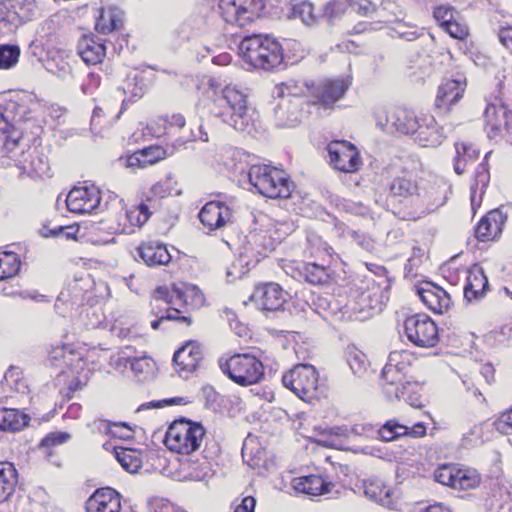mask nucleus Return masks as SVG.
Returning <instances> with one entry per match:
<instances>
[{"instance_id": "c03bdc74", "label": "nucleus", "mask_w": 512, "mask_h": 512, "mask_svg": "<svg viewBox=\"0 0 512 512\" xmlns=\"http://www.w3.org/2000/svg\"><path fill=\"white\" fill-rule=\"evenodd\" d=\"M418 199L426 206L427 210H434L445 204L447 199L446 189L444 186H439L437 189L431 188V190L426 191L424 195L420 194Z\"/></svg>"}, {"instance_id": "a18cd8bd", "label": "nucleus", "mask_w": 512, "mask_h": 512, "mask_svg": "<svg viewBox=\"0 0 512 512\" xmlns=\"http://www.w3.org/2000/svg\"><path fill=\"white\" fill-rule=\"evenodd\" d=\"M20 57V48L17 45H0V69H10L14 67Z\"/></svg>"}, {"instance_id": "13d9d810", "label": "nucleus", "mask_w": 512, "mask_h": 512, "mask_svg": "<svg viewBox=\"0 0 512 512\" xmlns=\"http://www.w3.org/2000/svg\"><path fill=\"white\" fill-rule=\"evenodd\" d=\"M456 154L463 158L464 161L475 160L479 156V151L471 144L461 142L455 143Z\"/></svg>"}, {"instance_id": "dca6fc26", "label": "nucleus", "mask_w": 512, "mask_h": 512, "mask_svg": "<svg viewBox=\"0 0 512 512\" xmlns=\"http://www.w3.org/2000/svg\"><path fill=\"white\" fill-rule=\"evenodd\" d=\"M465 89L466 77L463 74H457L455 78L445 80L438 87L436 108L449 111L450 107L463 97Z\"/></svg>"}, {"instance_id": "9b49d317", "label": "nucleus", "mask_w": 512, "mask_h": 512, "mask_svg": "<svg viewBox=\"0 0 512 512\" xmlns=\"http://www.w3.org/2000/svg\"><path fill=\"white\" fill-rule=\"evenodd\" d=\"M404 333L418 347H434L438 343V327L427 315L416 314L404 321Z\"/></svg>"}, {"instance_id": "412c9836", "label": "nucleus", "mask_w": 512, "mask_h": 512, "mask_svg": "<svg viewBox=\"0 0 512 512\" xmlns=\"http://www.w3.org/2000/svg\"><path fill=\"white\" fill-rule=\"evenodd\" d=\"M134 257L141 259L149 267L167 265L172 259L167 246L158 241L141 243L136 248Z\"/></svg>"}, {"instance_id": "f8f14e48", "label": "nucleus", "mask_w": 512, "mask_h": 512, "mask_svg": "<svg viewBox=\"0 0 512 512\" xmlns=\"http://www.w3.org/2000/svg\"><path fill=\"white\" fill-rule=\"evenodd\" d=\"M330 164L345 173H354L362 165L360 154L354 144L346 140L332 141L327 146Z\"/></svg>"}, {"instance_id": "2eb2a0df", "label": "nucleus", "mask_w": 512, "mask_h": 512, "mask_svg": "<svg viewBox=\"0 0 512 512\" xmlns=\"http://www.w3.org/2000/svg\"><path fill=\"white\" fill-rule=\"evenodd\" d=\"M201 224L209 231L223 228L232 221V211L223 202H207L198 214Z\"/></svg>"}, {"instance_id": "6e6552de", "label": "nucleus", "mask_w": 512, "mask_h": 512, "mask_svg": "<svg viewBox=\"0 0 512 512\" xmlns=\"http://www.w3.org/2000/svg\"><path fill=\"white\" fill-rule=\"evenodd\" d=\"M414 357L407 350L392 351L381 372L382 391L385 398L397 397L395 385L408 381L407 374L412 366Z\"/></svg>"}, {"instance_id": "0eeeda50", "label": "nucleus", "mask_w": 512, "mask_h": 512, "mask_svg": "<svg viewBox=\"0 0 512 512\" xmlns=\"http://www.w3.org/2000/svg\"><path fill=\"white\" fill-rule=\"evenodd\" d=\"M282 383L306 402H311L319 396L318 371L311 364L295 365L282 376Z\"/></svg>"}, {"instance_id": "864d4df0", "label": "nucleus", "mask_w": 512, "mask_h": 512, "mask_svg": "<svg viewBox=\"0 0 512 512\" xmlns=\"http://www.w3.org/2000/svg\"><path fill=\"white\" fill-rule=\"evenodd\" d=\"M338 207L347 213L358 216H366L369 213L367 206L363 205L361 202H355L352 200L343 199L339 202Z\"/></svg>"}, {"instance_id": "09e8293b", "label": "nucleus", "mask_w": 512, "mask_h": 512, "mask_svg": "<svg viewBox=\"0 0 512 512\" xmlns=\"http://www.w3.org/2000/svg\"><path fill=\"white\" fill-rule=\"evenodd\" d=\"M313 85L314 82L293 79L283 83L288 94L294 97L312 96Z\"/></svg>"}, {"instance_id": "5fc2aeb1", "label": "nucleus", "mask_w": 512, "mask_h": 512, "mask_svg": "<svg viewBox=\"0 0 512 512\" xmlns=\"http://www.w3.org/2000/svg\"><path fill=\"white\" fill-rule=\"evenodd\" d=\"M72 229L73 228L70 226H55L54 228H49L47 225H44L40 232L45 238L64 237L66 239H71L74 237V232H71Z\"/></svg>"}, {"instance_id": "f03ea898", "label": "nucleus", "mask_w": 512, "mask_h": 512, "mask_svg": "<svg viewBox=\"0 0 512 512\" xmlns=\"http://www.w3.org/2000/svg\"><path fill=\"white\" fill-rule=\"evenodd\" d=\"M239 55L251 67L265 71L278 68L284 59L280 43L265 34L243 37L239 44Z\"/></svg>"}, {"instance_id": "ddd939ff", "label": "nucleus", "mask_w": 512, "mask_h": 512, "mask_svg": "<svg viewBox=\"0 0 512 512\" xmlns=\"http://www.w3.org/2000/svg\"><path fill=\"white\" fill-rule=\"evenodd\" d=\"M100 201V192L95 187H75L66 197L68 210L76 214L96 212Z\"/></svg>"}, {"instance_id": "4468645a", "label": "nucleus", "mask_w": 512, "mask_h": 512, "mask_svg": "<svg viewBox=\"0 0 512 512\" xmlns=\"http://www.w3.org/2000/svg\"><path fill=\"white\" fill-rule=\"evenodd\" d=\"M286 292L276 283H266L257 286L249 300L263 311H277L286 301Z\"/></svg>"}, {"instance_id": "1a4fd4ad", "label": "nucleus", "mask_w": 512, "mask_h": 512, "mask_svg": "<svg viewBox=\"0 0 512 512\" xmlns=\"http://www.w3.org/2000/svg\"><path fill=\"white\" fill-rule=\"evenodd\" d=\"M155 301H164L170 305L176 315L181 313V308L198 309L203 306L205 297L201 290L191 284L157 287L154 294Z\"/></svg>"}, {"instance_id": "ea45409f", "label": "nucleus", "mask_w": 512, "mask_h": 512, "mask_svg": "<svg viewBox=\"0 0 512 512\" xmlns=\"http://www.w3.org/2000/svg\"><path fill=\"white\" fill-rule=\"evenodd\" d=\"M127 362L139 382H145L153 378L155 362L148 356L128 357Z\"/></svg>"}, {"instance_id": "de8ad7c7", "label": "nucleus", "mask_w": 512, "mask_h": 512, "mask_svg": "<svg viewBox=\"0 0 512 512\" xmlns=\"http://www.w3.org/2000/svg\"><path fill=\"white\" fill-rule=\"evenodd\" d=\"M506 111L503 107L495 105H488L484 112L486 122L493 130H498L502 125H506L505 120Z\"/></svg>"}, {"instance_id": "c756f323", "label": "nucleus", "mask_w": 512, "mask_h": 512, "mask_svg": "<svg viewBox=\"0 0 512 512\" xmlns=\"http://www.w3.org/2000/svg\"><path fill=\"white\" fill-rule=\"evenodd\" d=\"M124 13L117 7L101 8L96 18L95 29L104 35L123 27Z\"/></svg>"}, {"instance_id": "4d7b16f0", "label": "nucleus", "mask_w": 512, "mask_h": 512, "mask_svg": "<svg viewBox=\"0 0 512 512\" xmlns=\"http://www.w3.org/2000/svg\"><path fill=\"white\" fill-rule=\"evenodd\" d=\"M165 151L158 146H150L141 150V155L144 157L142 163L151 165L164 157Z\"/></svg>"}, {"instance_id": "0e129e2a", "label": "nucleus", "mask_w": 512, "mask_h": 512, "mask_svg": "<svg viewBox=\"0 0 512 512\" xmlns=\"http://www.w3.org/2000/svg\"><path fill=\"white\" fill-rule=\"evenodd\" d=\"M171 180V177H167L166 181L164 182H158L152 187V192L155 196H158L160 198H164L171 193V189L169 187V182Z\"/></svg>"}, {"instance_id": "7c9ffc66", "label": "nucleus", "mask_w": 512, "mask_h": 512, "mask_svg": "<svg viewBox=\"0 0 512 512\" xmlns=\"http://www.w3.org/2000/svg\"><path fill=\"white\" fill-rule=\"evenodd\" d=\"M36 2H14L7 7V2H0V21L9 24L26 22L31 19L30 11Z\"/></svg>"}, {"instance_id": "f704fd0d", "label": "nucleus", "mask_w": 512, "mask_h": 512, "mask_svg": "<svg viewBox=\"0 0 512 512\" xmlns=\"http://www.w3.org/2000/svg\"><path fill=\"white\" fill-rule=\"evenodd\" d=\"M18 473L13 463L0 462V503L7 501L15 492Z\"/></svg>"}, {"instance_id": "3c124183", "label": "nucleus", "mask_w": 512, "mask_h": 512, "mask_svg": "<svg viewBox=\"0 0 512 512\" xmlns=\"http://www.w3.org/2000/svg\"><path fill=\"white\" fill-rule=\"evenodd\" d=\"M1 262L0 264L6 268V273L9 277L15 276L20 270V259L17 254L12 252H6L2 256H0Z\"/></svg>"}, {"instance_id": "cd10ccee", "label": "nucleus", "mask_w": 512, "mask_h": 512, "mask_svg": "<svg viewBox=\"0 0 512 512\" xmlns=\"http://www.w3.org/2000/svg\"><path fill=\"white\" fill-rule=\"evenodd\" d=\"M294 489L310 496L330 494L335 484L320 475H308L294 479Z\"/></svg>"}, {"instance_id": "052dcab7", "label": "nucleus", "mask_w": 512, "mask_h": 512, "mask_svg": "<svg viewBox=\"0 0 512 512\" xmlns=\"http://www.w3.org/2000/svg\"><path fill=\"white\" fill-rule=\"evenodd\" d=\"M164 320H176V321H179V322H187L188 324L191 323V319H189L186 316L176 315L175 312L170 307L169 309L166 310L165 314L161 315L158 319L153 320L151 322V327L154 330H157L159 328L160 323L162 321H164Z\"/></svg>"}, {"instance_id": "e2e57ef3", "label": "nucleus", "mask_w": 512, "mask_h": 512, "mask_svg": "<svg viewBox=\"0 0 512 512\" xmlns=\"http://www.w3.org/2000/svg\"><path fill=\"white\" fill-rule=\"evenodd\" d=\"M497 36L499 42L512 55V25L501 27Z\"/></svg>"}, {"instance_id": "a211bd4d", "label": "nucleus", "mask_w": 512, "mask_h": 512, "mask_svg": "<svg viewBox=\"0 0 512 512\" xmlns=\"http://www.w3.org/2000/svg\"><path fill=\"white\" fill-rule=\"evenodd\" d=\"M433 17L450 36L463 39L468 35L466 25L459 22V13L449 4H441L434 8Z\"/></svg>"}, {"instance_id": "f257e3e1", "label": "nucleus", "mask_w": 512, "mask_h": 512, "mask_svg": "<svg viewBox=\"0 0 512 512\" xmlns=\"http://www.w3.org/2000/svg\"><path fill=\"white\" fill-rule=\"evenodd\" d=\"M350 7L363 16L377 11L373 2H218L219 13L228 24L244 27L257 19L300 20L306 26L326 20L332 23Z\"/></svg>"}, {"instance_id": "2f4dec72", "label": "nucleus", "mask_w": 512, "mask_h": 512, "mask_svg": "<svg viewBox=\"0 0 512 512\" xmlns=\"http://www.w3.org/2000/svg\"><path fill=\"white\" fill-rule=\"evenodd\" d=\"M275 122L278 127L292 128L301 122V110L299 106L287 100H282L274 108Z\"/></svg>"}, {"instance_id": "4c0bfd02", "label": "nucleus", "mask_w": 512, "mask_h": 512, "mask_svg": "<svg viewBox=\"0 0 512 512\" xmlns=\"http://www.w3.org/2000/svg\"><path fill=\"white\" fill-rule=\"evenodd\" d=\"M299 274L312 285H322L329 281V268L317 263H304L299 268Z\"/></svg>"}, {"instance_id": "69168bd1", "label": "nucleus", "mask_w": 512, "mask_h": 512, "mask_svg": "<svg viewBox=\"0 0 512 512\" xmlns=\"http://www.w3.org/2000/svg\"><path fill=\"white\" fill-rule=\"evenodd\" d=\"M256 506V500L252 496L243 498L240 505H238L234 512H254Z\"/></svg>"}, {"instance_id": "b1692460", "label": "nucleus", "mask_w": 512, "mask_h": 512, "mask_svg": "<svg viewBox=\"0 0 512 512\" xmlns=\"http://www.w3.org/2000/svg\"><path fill=\"white\" fill-rule=\"evenodd\" d=\"M87 512H120L119 493L112 488L97 490L86 503Z\"/></svg>"}, {"instance_id": "58836bf2", "label": "nucleus", "mask_w": 512, "mask_h": 512, "mask_svg": "<svg viewBox=\"0 0 512 512\" xmlns=\"http://www.w3.org/2000/svg\"><path fill=\"white\" fill-rule=\"evenodd\" d=\"M480 482L481 477L475 469L469 467H457L455 471L453 489L459 491L475 489L479 486Z\"/></svg>"}, {"instance_id": "f3484780", "label": "nucleus", "mask_w": 512, "mask_h": 512, "mask_svg": "<svg viewBox=\"0 0 512 512\" xmlns=\"http://www.w3.org/2000/svg\"><path fill=\"white\" fill-rule=\"evenodd\" d=\"M427 426L424 422L414 423L412 426L401 424L397 419L386 421L378 430L379 437L386 442L400 437L420 438L426 435Z\"/></svg>"}, {"instance_id": "5701e85b", "label": "nucleus", "mask_w": 512, "mask_h": 512, "mask_svg": "<svg viewBox=\"0 0 512 512\" xmlns=\"http://www.w3.org/2000/svg\"><path fill=\"white\" fill-rule=\"evenodd\" d=\"M202 359L203 353L201 347L195 341L185 343L173 356V362L179 373L195 371Z\"/></svg>"}, {"instance_id": "49530a36", "label": "nucleus", "mask_w": 512, "mask_h": 512, "mask_svg": "<svg viewBox=\"0 0 512 512\" xmlns=\"http://www.w3.org/2000/svg\"><path fill=\"white\" fill-rule=\"evenodd\" d=\"M151 213L149 212L148 206L141 203L134 206L126 211V218L134 227H142L149 219Z\"/></svg>"}, {"instance_id": "aec40b11", "label": "nucleus", "mask_w": 512, "mask_h": 512, "mask_svg": "<svg viewBox=\"0 0 512 512\" xmlns=\"http://www.w3.org/2000/svg\"><path fill=\"white\" fill-rule=\"evenodd\" d=\"M416 293L422 303L434 313L442 314L450 307L449 294L432 282H426L423 286L417 287Z\"/></svg>"}, {"instance_id": "79ce46f5", "label": "nucleus", "mask_w": 512, "mask_h": 512, "mask_svg": "<svg viewBox=\"0 0 512 512\" xmlns=\"http://www.w3.org/2000/svg\"><path fill=\"white\" fill-rule=\"evenodd\" d=\"M115 457L123 469L129 473H136L142 467V460L133 450L123 448L116 450Z\"/></svg>"}, {"instance_id": "39448f33", "label": "nucleus", "mask_w": 512, "mask_h": 512, "mask_svg": "<svg viewBox=\"0 0 512 512\" xmlns=\"http://www.w3.org/2000/svg\"><path fill=\"white\" fill-rule=\"evenodd\" d=\"M205 434L206 431L200 423L181 419L168 427L164 444L170 451L191 454L200 448Z\"/></svg>"}, {"instance_id": "8fccbe9b", "label": "nucleus", "mask_w": 512, "mask_h": 512, "mask_svg": "<svg viewBox=\"0 0 512 512\" xmlns=\"http://www.w3.org/2000/svg\"><path fill=\"white\" fill-rule=\"evenodd\" d=\"M457 466L451 464H443L434 471V480L442 485L453 488L455 471Z\"/></svg>"}, {"instance_id": "338daca9", "label": "nucleus", "mask_w": 512, "mask_h": 512, "mask_svg": "<svg viewBox=\"0 0 512 512\" xmlns=\"http://www.w3.org/2000/svg\"><path fill=\"white\" fill-rule=\"evenodd\" d=\"M489 180L488 166L485 161L479 164L478 169L476 171V181L477 183H481L482 186H485Z\"/></svg>"}, {"instance_id": "6e6d98bb", "label": "nucleus", "mask_w": 512, "mask_h": 512, "mask_svg": "<svg viewBox=\"0 0 512 512\" xmlns=\"http://www.w3.org/2000/svg\"><path fill=\"white\" fill-rule=\"evenodd\" d=\"M70 437V434L67 432H52L42 439L40 447L50 448L53 446L61 445L66 443Z\"/></svg>"}, {"instance_id": "bb28decb", "label": "nucleus", "mask_w": 512, "mask_h": 512, "mask_svg": "<svg viewBox=\"0 0 512 512\" xmlns=\"http://www.w3.org/2000/svg\"><path fill=\"white\" fill-rule=\"evenodd\" d=\"M363 488L365 495L371 500L390 509L396 508L395 491L387 487L382 480L377 478L366 480Z\"/></svg>"}, {"instance_id": "7ed1b4c3", "label": "nucleus", "mask_w": 512, "mask_h": 512, "mask_svg": "<svg viewBox=\"0 0 512 512\" xmlns=\"http://www.w3.org/2000/svg\"><path fill=\"white\" fill-rule=\"evenodd\" d=\"M220 101L224 102L221 109L214 115L237 131H246L252 125L255 118V109L248 103L246 89L229 84L224 87Z\"/></svg>"}, {"instance_id": "20e7f679", "label": "nucleus", "mask_w": 512, "mask_h": 512, "mask_svg": "<svg viewBox=\"0 0 512 512\" xmlns=\"http://www.w3.org/2000/svg\"><path fill=\"white\" fill-rule=\"evenodd\" d=\"M248 180L256 192L268 198L286 199L294 189V183L282 170L265 164L252 165Z\"/></svg>"}, {"instance_id": "72a5a7b5", "label": "nucleus", "mask_w": 512, "mask_h": 512, "mask_svg": "<svg viewBox=\"0 0 512 512\" xmlns=\"http://www.w3.org/2000/svg\"><path fill=\"white\" fill-rule=\"evenodd\" d=\"M488 288V279L481 268L469 272L467 283L464 287V298L471 302L483 297Z\"/></svg>"}, {"instance_id": "4be33fe9", "label": "nucleus", "mask_w": 512, "mask_h": 512, "mask_svg": "<svg viewBox=\"0 0 512 512\" xmlns=\"http://www.w3.org/2000/svg\"><path fill=\"white\" fill-rule=\"evenodd\" d=\"M507 216L500 210L488 212L475 228V236L479 241H490L498 237L503 230Z\"/></svg>"}, {"instance_id": "603ef678", "label": "nucleus", "mask_w": 512, "mask_h": 512, "mask_svg": "<svg viewBox=\"0 0 512 512\" xmlns=\"http://www.w3.org/2000/svg\"><path fill=\"white\" fill-rule=\"evenodd\" d=\"M46 68L49 72L60 78H65L71 72V67L67 61L60 58L59 61L51 59L47 61Z\"/></svg>"}, {"instance_id": "a878e982", "label": "nucleus", "mask_w": 512, "mask_h": 512, "mask_svg": "<svg viewBox=\"0 0 512 512\" xmlns=\"http://www.w3.org/2000/svg\"><path fill=\"white\" fill-rule=\"evenodd\" d=\"M390 196L403 202L420 197V191L416 179L411 174L396 176L389 185Z\"/></svg>"}, {"instance_id": "37998d69", "label": "nucleus", "mask_w": 512, "mask_h": 512, "mask_svg": "<svg viewBox=\"0 0 512 512\" xmlns=\"http://www.w3.org/2000/svg\"><path fill=\"white\" fill-rule=\"evenodd\" d=\"M30 171L37 177H49L50 167L47 157L39 150L33 149L29 153Z\"/></svg>"}, {"instance_id": "a19ab883", "label": "nucleus", "mask_w": 512, "mask_h": 512, "mask_svg": "<svg viewBox=\"0 0 512 512\" xmlns=\"http://www.w3.org/2000/svg\"><path fill=\"white\" fill-rule=\"evenodd\" d=\"M1 386L3 389L7 387L12 391L22 394H25L28 390L26 382L21 377V370L15 366H10L5 372Z\"/></svg>"}, {"instance_id": "774afa93", "label": "nucleus", "mask_w": 512, "mask_h": 512, "mask_svg": "<svg viewBox=\"0 0 512 512\" xmlns=\"http://www.w3.org/2000/svg\"><path fill=\"white\" fill-rule=\"evenodd\" d=\"M67 351H69L70 354L72 353V350L66 345L54 347L49 352V358L51 360H59L61 358H65Z\"/></svg>"}, {"instance_id": "c85d7f7f", "label": "nucleus", "mask_w": 512, "mask_h": 512, "mask_svg": "<svg viewBox=\"0 0 512 512\" xmlns=\"http://www.w3.org/2000/svg\"><path fill=\"white\" fill-rule=\"evenodd\" d=\"M78 54L88 65L100 63L106 54L104 41L95 36H84L78 43Z\"/></svg>"}, {"instance_id": "680f3d73", "label": "nucleus", "mask_w": 512, "mask_h": 512, "mask_svg": "<svg viewBox=\"0 0 512 512\" xmlns=\"http://www.w3.org/2000/svg\"><path fill=\"white\" fill-rule=\"evenodd\" d=\"M496 427L502 433H512V408L501 414L496 422Z\"/></svg>"}, {"instance_id": "e433bc0d", "label": "nucleus", "mask_w": 512, "mask_h": 512, "mask_svg": "<svg viewBox=\"0 0 512 512\" xmlns=\"http://www.w3.org/2000/svg\"><path fill=\"white\" fill-rule=\"evenodd\" d=\"M29 418L18 409H0V430L19 431L28 424Z\"/></svg>"}, {"instance_id": "6ab92c4d", "label": "nucleus", "mask_w": 512, "mask_h": 512, "mask_svg": "<svg viewBox=\"0 0 512 512\" xmlns=\"http://www.w3.org/2000/svg\"><path fill=\"white\" fill-rule=\"evenodd\" d=\"M350 83L344 79L324 80L313 85L312 97L316 102L328 107L341 99Z\"/></svg>"}, {"instance_id": "c9c22d12", "label": "nucleus", "mask_w": 512, "mask_h": 512, "mask_svg": "<svg viewBox=\"0 0 512 512\" xmlns=\"http://www.w3.org/2000/svg\"><path fill=\"white\" fill-rule=\"evenodd\" d=\"M346 362L357 378L364 379L369 373L370 363L367 356L356 347H348L345 351Z\"/></svg>"}, {"instance_id": "473e14b6", "label": "nucleus", "mask_w": 512, "mask_h": 512, "mask_svg": "<svg viewBox=\"0 0 512 512\" xmlns=\"http://www.w3.org/2000/svg\"><path fill=\"white\" fill-rule=\"evenodd\" d=\"M397 389V397L386 398L388 401L403 400L414 408H422L423 404V388L417 382L405 381L399 385H395Z\"/></svg>"}, {"instance_id": "423d86ee", "label": "nucleus", "mask_w": 512, "mask_h": 512, "mask_svg": "<svg viewBox=\"0 0 512 512\" xmlns=\"http://www.w3.org/2000/svg\"><path fill=\"white\" fill-rule=\"evenodd\" d=\"M221 371L240 386L258 383L264 376V366L260 360L249 354H235L229 359L220 360Z\"/></svg>"}, {"instance_id": "bf43d9fd", "label": "nucleus", "mask_w": 512, "mask_h": 512, "mask_svg": "<svg viewBox=\"0 0 512 512\" xmlns=\"http://www.w3.org/2000/svg\"><path fill=\"white\" fill-rule=\"evenodd\" d=\"M201 395L205 401L206 408L215 410L219 406L220 395L212 386H204L201 390Z\"/></svg>"}, {"instance_id": "393cba45", "label": "nucleus", "mask_w": 512, "mask_h": 512, "mask_svg": "<svg viewBox=\"0 0 512 512\" xmlns=\"http://www.w3.org/2000/svg\"><path fill=\"white\" fill-rule=\"evenodd\" d=\"M415 133V141L422 147H437L446 138L443 127L431 116L422 119V122L419 121V128Z\"/></svg>"}, {"instance_id": "9d476101", "label": "nucleus", "mask_w": 512, "mask_h": 512, "mask_svg": "<svg viewBox=\"0 0 512 512\" xmlns=\"http://www.w3.org/2000/svg\"><path fill=\"white\" fill-rule=\"evenodd\" d=\"M377 126L387 133L399 132L413 134L419 128V119L412 110L396 107L387 110L384 107L374 109Z\"/></svg>"}]
</instances>
